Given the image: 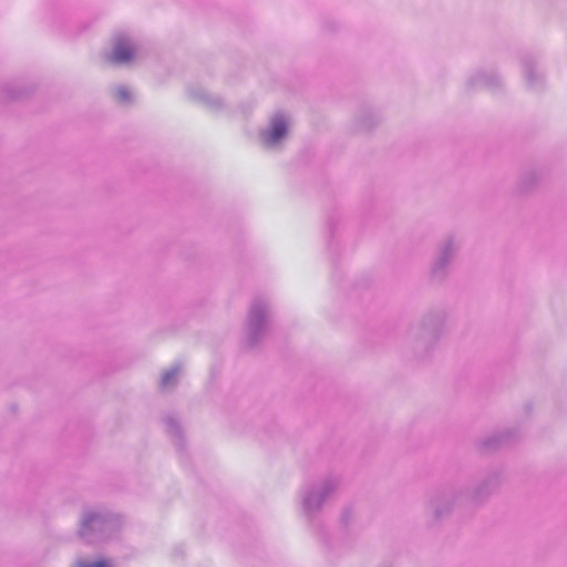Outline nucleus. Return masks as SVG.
<instances>
[{"label": "nucleus", "instance_id": "1", "mask_svg": "<svg viewBox=\"0 0 567 567\" xmlns=\"http://www.w3.org/2000/svg\"><path fill=\"white\" fill-rule=\"evenodd\" d=\"M134 58L133 48L123 40L116 41L111 60L115 63H126Z\"/></svg>", "mask_w": 567, "mask_h": 567}, {"label": "nucleus", "instance_id": "2", "mask_svg": "<svg viewBox=\"0 0 567 567\" xmlns=\"http://www.w3.org/2000/svg\"><path fill=\"white\" fill-rule=\"evenodd\" d=\"M287 127L286 123L284 121H276L272 124V127L269 132V140L272 143L278 142L285 134H286Z\"/></svg>", "mask_w": 567, "mask_h": 567}, {"label": "nucleus", "instance_id": "3", "mask_svg": "<svg viewBox=\"0 0 567 567\" xmlns=\"http://www.w3.org/2000/svg\"><path fill=\"white\" fill-rule=\"evenodd\" d=\"M79 567H111V565L107 560L102 559L95 563H83Z\"/></svg>", "mask_w": 567, "mask_h": 567}, {"label": "nucleus", "instance_id": "4", "mask_svg": "<svg viewBox=\"0 0 567 567\" xmlns=\"http://www.w3.org/2000/svg\"><path fill=\"white\" fill-rule=\"evenodd\" d=\"M176 375V372L175 371H172V372H168L166 373L165 375H163L162 378V384L164 386L168 385V383L171 382V380H173Z\"/></svg>", "mask_w": 567, "mask_h": 567}, {"label": "nucleus", "instance_id": "5", "mask_svg": "<svg viewBox=\"0 0 567 567\" xmlns=\"http://www.w3.org/2000/svg\"><path fill=\"white\" fill-rule=\"evenodd\" d=\"M118 94H120L121 96H123V97H125V96H126V92H124L123 90L118 91Z\"/></svg>", "mask_w": 567, "mask_h": 567}]
</instances>
